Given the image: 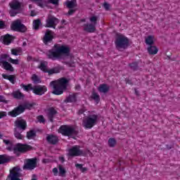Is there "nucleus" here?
<instances>
[{
	"mask_svg": "<svg viewBox=\"0 0 180 180\" xmlns=\"http://www.w3.org/2000/svg\"><path fill=\"white\" fill-rule=\"evenodd\" d=\"M79 115H84L82 126L84 129H92L98 123V115L94 112L87 111L85 108L79 110Z\"/></svg>",
	"mask_w": 180,
	"mask_h": 180,
	"instance_id": "f257e3e1",
	"label": "nucleus"
},
{
	"mask_svg": "<svg viewBox=\"0 0 180 180\" xmlns=\"http://www.w3.org/2000/svg\"><path fill=\"white\" fill-rule=\"evenodd\" d=\"M63 54L68 56L70 54V48L66 46L56 44L54 45L53 49L47 52L46 56L51 60H60L63 58Z\"/></svg>",
	"mask_w": 180,
	"mask_h": 180,
	"instance_id": "f03ea898",
	"label": "nucleus"
},
{
	"mask_svg": "<svg viewBox=\"0 0 180 180\" xmlns=\"http://www.w3.org/2000/svg\"><path fill=\"white\" fill-rule=\"evenodd\" d=\"M68 82L69 80L65 77L51 82L50 86L53 89V94H54V95H63L64 91H65L68 86Z\"/></svg>",
	"mask_w": 180,
	"mask_h": 180,
	"instance_id": "7ed1b4c3",
	"label": "nucleus"
},
{
	"mask_svg": "<svg viewBox=\"0 0 180 180\" xmlns=\"http://www.w3.org/2000/svg\"><path fill=\"white\" fill-rule=\"evenodd\" d=\"M3 141L6 146V150L13 151L14 154H16V153H25V151H29L32 148L30 146L22 143H17L13 146V142L9 139H3Z\"/></svg>",
	"mask_w": 180,
	"mask_h": 180,
	"instance_id": "20e7f679",
	"label": "nucleus"
},
{
	"mask_svg": "<svg viewBox=\"0 0 180 180\" xmlns=\"http://www.w3.org/2000/svg\"><path fill=\"white\" fill-rule=\"evenodd\" d=\"M23 4L18 0H13L9 3L10 6V15L11 17L16 16L18 13H22V6Z\"/></svg>",
	"mask_w": 180,
	"mask_h": 180,
	"instance_id": "39448f33",
	"label": "nucleus"
},
{
	"mask_svg": "<svg viewBox=\"0 0 180 180\" xmlns=\"http://www.w3.org/2000/svg\"><path fill=\"white\" fill-rule=\"evenodd\" d=\"M34 106V104L27 103L24 105H20L17 108H14L12 111L8 112V116L11 117H16L21 113L25 112V109H32Z\"/></svg>",
	"mask_w": 180,
	"mask_h": 180,
	"instance_id": "423d86ee",
	"label": "nucleus"
},
{
	"mask_svg": "<svg viewBox=\"0 0 180 180\" xmlns=\"http://www.w3.org/2000/svg\"><path fill=\"white\" fill-rule=\"evenodd\" d=\"M11 30H14V32H20L21 33H25V32L27 30V28L22 23L20 19H17L13 21L11 25Z\"/></svg>",
	"mask_w": 180,
	"mask_h": 180,
	"instance_id": "0eeeda50",
	"label": "nucleus"
},
{
	"mask_svg": "<svg viewBox=\"0 0 180 180\" xmlns=\"http://www.w3.org/2000/svg\"><path fill=\"white\" fill-rule=\"evenodd\" d=\"M116 47L118 50L126 49L129 46V39L124 35L119 34L115 41Z\"/></svg>",
	"mask_w": 180,
	"mask_h": 180,
	"instance_id": "6e6552de",
	"label": "nucleus"
},
{
	"mask_svg": "<svg viewBox=\"0 0 180 180\" xmlns=\"http://www.w3.org/2000/svg\"><path fill=\"white\" fill-rule=\"evenodd\" d=\"M89 20L91 23L84 24L83 29L85 32L94 33V32L96 30V21L98 20V18H96V16H92L89 18Z\"/></svg>",
	"mask_w": 180,
	"mask_h": 180,
	"instance_id": "1a4fd4ad",
	"label": "nucleus"
},
{
	"mask_svg": "<svg viewBox=\"0 0 180 180\" xmlns=\"http://www.w3.org/2000/svg\"><path fill=\"white\" fill-rule=\"evenodd\" d=\"M8 57L9 55L6 53H3L0 56V65L6 71H11V72H13V67L11 63L6 62L5 60H8Z\"/></svg>",
	"mask_w": 180,
	"mask_h": 180,
	"instance_id": "9d476101",
	"label": "nucleus"
},
{
	"mask_svg": "<svg viewBox=\"0 0 180 180\" xmlns=\"http://www.w3.org/2000/svg\"><path fill=\"white\" fill-rule=\"evenodd\" d=\"M68 155L69 157H80L81 155H85V151L81 150L79 146H74L68 150Z\"/></svg>",
	"mask_w": 180,
	"mask_h": 180,
	"instance_id": "9b49d317",
	"label": "nucleus"
},
{
	"mask_svg": "<svg viewBox=\"0 0 180 180\" xmlns=\"http://www.w3.org/2000/svg\"><path fill=\"white\" fill-rule=\"evenodd\" d=\"M60 134L63 136H72L77 134V131L72 127L68 125L61 126L58 130Z\"/></svg>",
	"mask_w": 180,
	"mask_h": 180,
	"instance_id": "f8f14e48",
	"label": "nucleus"
},
{
	"mask_svg": "<svg viewBox=\"0 0 180 180\" xmlns=\"http://www.w3.org/2000/svg\"><path fill=\"white\" fill-rule=\"evenodd\" d=\"M20 167H15L12 170H10V174L6 180H20Z\"/></svg>",
	"mask_w": 180,
	"mask_h": 180,
	"instance_id": "ddd939ff",
	"label": "nucleus"
},
{
	"mask_svg": "<svg viewBox=\"0 0 180 180\" xmlns=\"http://www.w3.org/2000/svg\"><path fill=\"white\" fill-rule=\"evenodd\" d=\"M37 167V158H32L27 159L25 162V165L23 166V169H27L28 171H32L34 169Z\"/></svg>",
	"mask_w": 180,
	"mask_h": 180,
	"instance_id": "4468645a",
	"label": "nucleus"
},
{
	"mask_svg": "<svg viewBox=\"0 0 180 180\" xmlns=\"http://www.w3.org/2000/svg\"><path fill=\"white\" fill-rule=\"evenodd\" d=\"M60 20L56 17L49 15L46 19V27H52L56 29L57 25H58Z\"/></svg>",
	"mask_w": 180,
	"mask_h": 180,
	"instance_id": "2eb2a0df",
	"label": "nucleus"
},
{
	"mask_svg": "<svg viewBox=\"0 0 180 180\" xmlns=\"http://www.w3.org/2000/svg\"><path fill=\"white\" fill-rule=\"evenodd\" d=\"M33 94L35 95H44V93L47 92V87L46 86H35L33 87Z\"/></svg>",
	"mask_w": 180,
	"mask_h": 180,
	"instance_id": "dca6fc26",
	"label": "nucleus"
},
{
	"mask_svg": "<svg viewBox=\"0 0 180 180\" xmlns=\"http://www.w3.org/2000/svg\"><path fill=\"white\" fill-rule=\"evenodd\" d=\"M15 126L17 130H23L26 129V121L25 120H18L15 122Z\"/></svg>",
	"mask_w": 180,
	"mask_h": 180,
	"instance_id": "f3484780",
	"label": "nucleus"
},
{
	"mask_svg": "<svg viewBox=\"0 0 180 180\" xmlns=\"http://www.w3.org/2000/svg\"><path fill=\"white\" fill-rule=\"evenodd\" d=\"M46 113L50 122H53V118L57 115V110L53 108H50L47 110Z\"/></svg>",
	"mask_w": 180,
	"mask_h": 180,
	"instance_id": "a211bd4d",
	"label": "nucleus"
},
{
	"mask_svg": "<svg viewBox=\"0 0 180 180\" xmlns=\"http://www.w3.org/2000/svg\"><path fill=\"white\" fill-rule=\"evenodd\" d=\"M53 40V32L50 30H46V32L45 33V36L44 37V43L45 44H47L49 41H51Z\"/></svg>",
	"mask_w": 180,
	"mask_h": 180,
	"instance_id": "6ab92c4d",
	"label": "nucleus"
},
{
	"mask_svg": "<svg viewBox=\"0 0 180 180\" xmlns=\"http://www.w3.org/2000/svg\"><path fill=\"white\" fill-rule=\"evenodd\" d=\"M98 89L101 94H108L110 89V87L108 84H103L99 85Z\"/></svg>",
	"mask_w": 180,
	"mask_h": 180,
	"instance_id": "aec40b11",
	"label": "nucleus"
},
{
	"mask_svg": "<svg viewBox=\"0 0 180 180\" xmlns=\"http://www.w3.org/2000/svg\"><path fill=\"white\" fill-rule=\"evenodd\" d=\"M0 41H2L4 44H11V42L12 41V37L9 34L1 36L0 38Z\"/></svg>",
	"mask_w": 180,
	"mask_h": 180,
	"instance_id": "412c9836",
	"label": "nucleus"
},
{
	"mask_svg": "<svg viewBox=\"0 0 180 180\" xmlns=\"http://www.w3.org/2000/svg\"><path fill=\"white\" fill-rule=\"evenodd\" d=\"M46 141L48 143H50V144H57L58 142V138H57L56 136L54 135H49L46 137Z\"/></svg>",
	"mask_w": 180,
	"mask_h": 180,
	"instance_id": "4be33fe9",
	"label": "nucleus"
},
{
	"mask_svg": "<svg viewBox=\"0 0 180 180\" xmlns=\"http://www.w3.org/2000/svg\"><path fill=\"white\" fill-rule=\"evenodd\" d=\"M13 96L15 99H23L25 98V94H22L20 91L18 90L13 92Z\"/></svg>",
	"mask_w": 180,
	"mask_h": 180,
	"instance_id": "5701e85b",
	"label": "nucleus"
},
{
	"mask_svg": "<svg viewBox=\"0 0 180 180\" xmlns=\"http://www.w3.org/2000/svg\"><path fill=\"white\" fill-rule=\"evenodd\" d=\"M67 103L77 102V94H70L65 100Z\"/></svg>",
	"mask_w": 180,
	"mask_h": 180,
	"instance_id": "b1692460",
	"label": "nucleus"
},
{
	"mask_svg": "<svg viewBox=\"0 0 180 180\" xmlns=\"http://www.w3.org/2000/svg\"><path fill=\"white\" fill-rule=\"evenodd\" d=\"M66 6L69 9H72L77 6V0H71L66 1Z\"/></svg>",
	"mask_w": 180,
	"mask_h": 180,
	"instance_id": "393cba45",
	"label": "nucleus"
},
{
	"mask_svg": "<svg viewBox=\"0 0 180 180\" xmlns=\"http://www.w3.org/2000/svg\"><path fill=\"white\" fill-rule=\"evenodd\" d=\"M149 54L155 55L158 53V49L154 46H150L148 48Z\"/></svg>",
	"mask_w": 180,
	"mask_h": 180,
	"instance_id": "a878e982",
	"label": "nucleus"
},
{
	"mask_svg": "<svg viewBox=\"0 0 180 180\" xmlns=\"http://www.w3.org/2000/svg\"><path fill=\"white\" fill-rule=\"evenodd\" d=\"M145 41L146 44H148V46H151L154 44V36H152V35L148 36Z\"/></svg>",
	"mask_w": 180,
	"mask_h": 180,
	"instance_id": "bb28decb",
	"label": "nucleus"
},
{
	"mask_svg": "<svg viewBox=\"0 0 180 180\" xmlns=\"http://www.w3.org/2000/svg\"><path fill=\"white\" fill-rule=\"evenodd\" d=\"M11 54L13 56H20L22 54V49L15 48V49H11Z\"/></svg>",
	"mask_w": 180,
	"mask_h": 180,
	"instance_id": "cd10ccee",
	"label": "nucleus"
},
{
	"mask_svg": "<svg viewBox=\"0 0 180 180\" xmlns=\"http://www.w3.org/2000/svg\"><path fill=\"white\" fill-rule=\"evenodd\" d=\"M3 78H4V79H8L11 84H15V76L13 75H3Z\"/></svg>",
	"mask_w": 180,
	"mask_h": 180,
	"instance_id": "c85d7f7f",
	"label": "nucleus"
},
{
	"mask_svg": "<svg viewBox=\"0 0 180 180\" xmlns=\"http://www.w3.org/2000/svg\"><path fill=\"white\" fill-rule=\"evenodd\" d=\"M14 136L15 139H18V140H23L25 139V136L19 132V129H15Z\"/></svg>",
	"mask_w": 180,
	"mask_h": 180,
	"instance_id": "c756f323",
	"label": "nucleus"
},
{
	"mask_svg": "<svg viewBox=\"0 0 180 180\" xmlns=\"http://www.w3.org/2000/svg\"><path fill=\"white\" fill-rule=\"evenodd\" d=\"M58 169H59V176H65V173L67 172L65 171V167H64V166L61 165H59Z\"/></svg>",
	"mask_w": 180,
	"mask_h": 180,
	"instance_id": "7c9ffc66",
	"label": "nucleus"
},
{
	"mask_svg": "<svg viewBox=\"0 0 180 180\" xmlns=\"http://www.w3.org/2000/svg\"><path fill=\"white\" fill-rule=\"evenodd\" d=\"M21 88L24 89V91H26L27 92H29V91H32L33 92V87L32 86V84H27L25 85L23 84H20Z\"/></svg>",
	"mask_w": 180,
	"mask_h": 180,
	"instance_id": "2f4dec72",
	"label": "nucleus"
},
{
	"mask_svg": "<svg viewBox=\"0 0 180 180\" xmlns=\"http://www.w3.org/2000/svg\"><path fill=\"white\" fill-rule=\"evenodd\" d=\"M35 137H36V132L34 131L31 130L27 132V138L28 139V140H32Z\"/></svg>",
	"mask_w": 180,
	"mask_h": 180,
	"instance_id": "473e14b6",
	"label": "nucleus"
},
{
	"mask_svg": "<svg viewBox=\"0 0 180 180\" xmlns=\"http://www.w3.org/2000/svg\"><path fill=\"white\" fill-rule=\"evenodd\" d=\"M39 68L41 70V71H44V72H47V62H41Z\"/></svg>",
	"mask_w": 180,
	"mask_h": 180,
	"instance_id": "72a5a7b5",
	"label": "nucleus"
},
{
	"mask_svg": "<svg viewBox=\"0 0 180 180\" xmlns=\"http://www.w3.org/2000/svg\"><path fill=\"white\" fill-rule=\"evenodd\" d=\"M40 25H41L40 20H35L33 21V27L35 30H37L39 27H40Z\"/></svg>",
	"mask_w": 180,
	"mask_h": 180,
	"instance_id": "f704fd0d",
	"label": "nucleus"
},
{
	"mask_svg": "<svg viewBox=\"0 0 180 180\" xmlns=\"http://www.w3.org/2000/svg\"><path fill=\"white\" fill-rule=\"evenodd\" d=\"M48 74L49 75H51L53 74H58L60 72V70L57 68H53L52 69H50L49 70H47Z\"/></svg>",
	"mask_w": 180,
	"mask_h": 180,
	"instance_id": "c9c22d12",
	"label": "nucleus"
},
{
	"mask_svg": "<svg viewBox=\"0 0 180 180\" xmlns=\"http://www.w3.org/2000/svg\"><path fill=\"white\" fill-rule=\"evenodd\" d=\"M7 61H8L9 63H11V64H14L15 65H19V60L18 59H13L11 57H8L7 58Z\"/></svg>",
	"mask_w": 180,
	"mask_h": 180,
	"instance_id": "e433bc0d",
	"label": "nucleus"
},
{
	"mask_svg": "<svg viewBox=\"0 0 180 180\" xmlns=\"http://www.w3.org/2000/svg\"><path fill=\"white\" fill-rule=\"evenodd\" d=\"M91 98L96 102V103H99L100 98H99V95L98 94V93L93 92L91 94Z\"/></svg>",
	"mask_w": 180,
	"mask_h": 180,
	"instance_id": "4c0bfd02",
	"label": "nucleus"
},
{
	"mask_svg": "<svg viewBox=\"0 0 180 180\" xmlns=\"http://www.w3.org/2000/svg\"><path fill=\"white\" fill-rule=\"evenodd\" d=\"M32 79L34 82V84H40L41 82L40 81V78L37 77L36 75H33L32 77Z\"/></svg>",
	"mask_w": 180,
	"mask_h": 180,
	"instance_id": "58836bf2",
	"label": "nucleus"
},
{
	"mask_svg": "<svg viewBox=\"0 0 180 180\" xmlns=\"http://www.w3.org/2000/svg\"><path fill=\"white\" fill-rule=\"evenodd\" d=\"M31 2H35L37 4L38 6H40L41 8H44V4H43V0H30Z\"/></svg>",
	"mask_w": 180,
	"mask_h": 180,
	"instance_id": "ea45409f",
	"label": "nucleus"
},
{
	"mask_svg": "<svg viewBox=\"0 0 180 180\" xmlns=\"http://www.w3.org/2000/svg\"><path fill=\"white\" fill-rule=\"evenodd\" d=\"M108 145L110 146V147H113L114 146H116V140H115V139L113 138H110L108 140Z\"/></svg>",
	"mask_w": 180,
	"mask_h": 180,
	"instance_id": "a19ab883",
	"label": "nucleus"
},
{
	"mask_svg": "<svg viewBox=\"0 0 180 180\" xmlns=\"http://www.w3.org/2000/svg\"><path fill=\"white\" fill-rule=\"evenodd\" d=\"M6 161V158H5L4 155H0V164H5Z\"/></svg>",
	"mask_w": 180,
	"mask_h": 180,
	"instance_id": "79ce46f5",
	"label": "nucleus"
},
{
	"mask_svg": "<svg viewBox=\"0 0 180 180\" xmlns=\"http://www.w3.org/2000/svg\"><path fill=\"white\" fill-rule=\"evenodd\" d=\"M130 67L132 70H137V67H139V65L137 63H132L130 64Z\"/></svg>",
	"mask_w": 180,
	"mask_h": 180,
	"instance_id": "37998d69",
	"label": "nucleus"
},
{
	"mask_svg": "<svg viewBox=\"0 0 180 180\" xmlns=\"http://www.w3.org/2000/svg\"><path fill=\"white\" fill-rule=\"evenodd\" d=\"M37 120L39 123H44V117H43V115H39L37 117Z\"/></svg>",
	"mask_w": 180,
	"mask_h": 180,
	"instance_id": "c03bdc74",
	"label": "nucleus"
},
{
	"mask_svg": "<svg viewBox=\"0 0 180 180\" xmlns=\"http://www.w3.org/2000/svg\"><path fill=\"white\" fill-rule=\"evenodd\" d=\"M58 1L59 0H48V1L49 2V4H52L53 5H58Z\"/></svg>",
	"mask_w": 180,
	"mask_h": 180,
	"instance_id": "a18cd8bd",
	"label": "nucleus"
},
{
	"mask_svg": "<svg viewBox=\"0 0 180 180\" xmlns=\"http://www.w3.org/2000/svg\"><path fill=\"white\" fill-rule=\"evenodd\" d=\"M0 102H3L4 103H8V101L4 96H0Z\"/></svg>",
	"mask_w": 180,
	"mask_h": 180,
	"instance_id": "49530a36",
	"label": "nucleus"
},
{
	"mask_svg": "<svg viewBox=\"0 0 180 180\" xmlns=\"http://www.w3.org/2000/svg\"><path fill=\"white\" fill-rule=\"evenodd\" d=\"M103 6L105 11H109V8H110V5L108 3H104Z\"/></svg>",
	"mask_w": 180,
	"mask_h": 180,
	"instance_id": "de8ad7c7",
	"label": "nucleus"
},
{
	"mask_svg": "<svg viewBox=\"0 0 180 180\" xmlns=\"http://www.w3.org/2000/svg\"><path fill=\"white\" fill-rule=\"evenodd\" d=\"M6 25H5V22L1 20L0 21V29H5Z\"/></svg>",
	"mask_w": 180,
	"mask_h": 180,
	"instance_id": "09e8293b",
	"label": "nucleus"
},
{
	"mask_svg": "<svg viewBox=\"0 0 180 180\" xmlns=\"http://www.w3.org/2000/svg\"><path fill=\"white\" fill-rule=\"evenodd\" d=\"M53 173L54 174V175L56 176H57L58 174V169H57V167H55L53 169Z\"/></svg>",
	"mask_w": 180,
	"mask_h": 180,
	"instance_id": "8fccbe9b",
	"label": "nucleus"
},
{
	"mask_svg": "<svg viewBox=\"0 0 180 180\" xmlns=\"http://www.w3.org/2000/svg\"><path fill=\"white\" fill-rule=\"evenodd\" d=\"M6 116V112L4 111H0V119H2V117H5Z\"/></svg>",
	"mask_w": 180,
	"mask_h": 180,
	"instance_id": "3c124183",
	"label": "nucleus"
},
{
	"mask_svg": "<svg viewBox=\"0 0 180 180\" xmlns=\"http://www.w3.org/2000/svg\"><path fill=\"white\" fill-rule=\"evenodd\" d=\"M75 13V9H70V10H69L68 14L71 15H73Z\"/></svg>",
	"mask_w": 180,
	"mask_h": 180,
	"instance_id": "603ef678",
	"label": "nucleus"
},
{
	"mask_svg": "<svg viewBox=\"0 0 180 180\" xmlns=\"http://www.w3.org/2000/svg\"><path fill=\"white\" fill-rule=\"evenodd\" d=\"M75 167H76V168H79V169H82V165H81V164H76Z\"/></svg>",
	"mask_w": 180,
	"mask_h": 180,
	"instance_id": "864d4df0",
	"label": "nucleus"
},
{
	"mask_svg": "<svg viewBox=\"0 0 180 180\" xmlns=\"http://www.w3.org/2000/svg\"><path fill=\"white\" fill-rule=\"evenodd\" d=\"M59 161H60V162H64V161H65V160L64 159V157L60 156L59 157Z\"/></svg>",
	"mask_w": 180,
	"mask_h": 180,
	"instance_id": "5fc2aeb1",
	"label": "nucleus"
},
{
	"mask_svg": "<svg viewBox=\"0 0 180 180\" xmlns=\"http://www.w3.org/2000/svg\"><path fill=\"white\" fill-rule=\"evenodd\" d=\"M80 171L82 172H85L86 171H88V169L86 167H82V169H80Z\"/></svg>",
	"mask_w": 180,
	"mask_h": 180,
	"instance_id": "6e6d98bb",
	"label": "nucleus"
},
{
	"mask_svg": "<svg viewBox=\"0 0 180 180\" xmlns=\"http://www.w3.org/2000/svg\"><path fill=\"white\" fill-rule=\"evenodd\" d=\"M31 16H36V14H34V11H31Z\"/></svg>",
	"mask_w": 180,
	"mask_h": 180,
	"instance_id": "4d7b16f0",
	"label": "nucleus"
},
{
	"mask_svg": "<svg viewBox=\"0 0 180 180\" xmlns=\"http://www.w3.org/2000/svg\"><path fill=\"white\" fill-rule=\"evenodd\" d=\"M0 139H4V135H2L1 134H0Z\"/></svg>",
	"mask_w": 180,
	"mask_h": 180,
	"instance_id": "13d9d810",
	"label": "nucleus"
},
{
	"mask_svg": "<svg viewBox=\"0 0 180 180\" xmlns=\"http://www.w3.org/2000/svg\"><path fill=\"white\" fill-rule=\"evenodd\" d=\"M32 4H30V5H29V8H30V9H32Z\"/></svg>",
	"mask_w": 180,
	"mask_h": 180,
	"instance_id": "bf43d9fd",
	"label": "nucleus"
},
{
	"mask_svg": "<svg viewBox=\"0 0 180 180\" xmlns=\"http://www.w3.org/2000/svg\"><path fill=\"white\" fill-rule=\"evenodd\" d=\"M62 23H65V20H63Z\"/></svg>",
	"mask_w": 180,
	"mask_h": 180,
	"instance_id": "052dcab7",
	"label": "nucleus"
},
{
	"mask_svg": "<svg viewBox=\"0 0 180 180\" xmlns=\"http://www.w3.org/2000/svg\"><path fill=\"white\" fill-rule=\"evenodd\" d=\"M22 46H26V42H24V43L22 44Z\"/></svg>",
	"mask_w": 180,
	"mask_h": 180,
	"instance_id": "680f3d73",
	"label": "nucleus"
},
{
	"mask_svg": "<svg viewBox=\"0 0 180 180\" xmlns=\"http://www.w3.org/2000/svg\"><path fill=\"white\" fill-rule=\"evenodd\" d=\"M77 88H79V86H78Z\"/></svg>",
	"mask_w": 180,
	"mask_h": 180,
	"instance_id": "e2e57ef3",
	"label": "nucleus"
}]
</instances>
